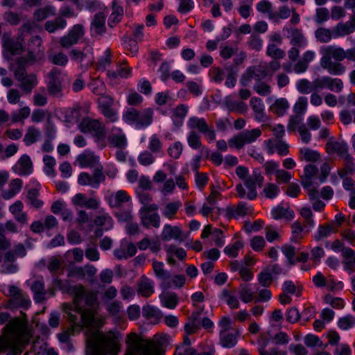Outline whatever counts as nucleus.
I'll return each instance as SVG.
<instances>
[{"mask_svg": "<svg viewBox=\"0 0 355 355\" xmlns=\"http://www.w3.org/2000/svg\"><path fill=\"white\" fill-rule=\"evenodd\" d=\"M78 127L82 132L92 134L95 141L101 144V147L105 146L103 143L106 135L105 127L98 119H92L88 117L84 118Z\"/></svg>", "mask_w": 355, "mask_h": 355, "instance_id": "8", "label": "nucleus"}, {"mask_svg": "<svg viewBox=\"0 0 355 355\" xmlns=\"http://www.w3.org/2000/svg\"><path fill=\"white\" fill-rule=\"evenodd\" d=\"M137 293L144 297H149L154 293V284L152 280L143 275L137 283Z\"/></svg>", "mask_w": 355, "mask_h": 355, "instance_id": "31", "label": "nucleus"}, {"mask_svg": "<svg viewBox=\"0 0 355 355\" xmlns=\"http://www.w3.org/2000/svg\"><path fill=\"white\" fill-rule=\"evenodd\" d=\"M322 57H329L331 60L341 62L345 58V51L340 47L328 46L322 49Z\"/></svg>", "mask_w": 355, "mask_h": 355, "instance_id": "33", "label": "nucleus"}, {"mask_svg": "<svg viewBox=\"0 0 355 355\" xmlns=\"http://www.w3.org/2000/svg\"><path fill=\"white\" fill-rule=\"evenodd\" d=\"M130 200V196L124 190L112 192L106 197V200L112 208H121Z\"/></svg>", "mask_w": 355, "mask_h": 355, "instance_id": "23", "label": "nucleus"}, {"mask_svg": "<svg viewBox=\"0 0 355 355\" xmlns=\"http://www.w3.org/2000/svg\"><path fill=\"white\" fill-rule=\"evenodd\" d=\"M126 343L131 355H163V352L157 344L150 340L142 343L135 333L128 336Z\"/></svg>", "mask_w": 355, "mask_h": 355, "instance_id": "6", "label": "nucleus"}, {"mask_svg": "<svg viewBox=\"0 0 355 355\" xmlns=\"http://www.w3.org/2000/svg\"><path fill=\"white\" fill-rule=\"evenodd\" d=\"M81 167H95L92 174L82 172L78 177V183L81 186H89L93 189H98L100 184L105 182V175L103 167L100 164L98 156L89 154L81 155L78 157Z\"/></svg>", "mask_w": 355, "mask_h": 355, "instance_id": "3", "label": "nucleus"}, {"mask_svg": "<svg viewBox=\"0 0 355 355\" xmlns=\"http://www.w3.org/2000/svg\"><path fill=\"white\" fill-rule=\"evenodd\" d=\"M296 88L300 94H308L315 92L313 81L302 78L296 83Z\"/></svg>", "mask_w": 355, "mask_h": 355, "instance_id": "56", "label": "nucleus"}, {"mask_svg": "<svg viewBox=\"0 0 355 355\" xmlns=\"http://www.w3.org/2000/svg\"><path fill=\"white\" fill-rule=\"evenodd\" d=\"M154 110L146 107L137 110L135 107H128L122 114L123 121L135 126L136 129H144L150 126L153 122Z\"/></svg>", "mask_w": 355, "mask_h": 355, "instance_id": "5", "label": "nucleus"}, {"mask_svg": "<svg viewBox=\"0 0 355 355\" xmlns=\"http://www.w3.org/2000/svg\"><path fill=\"white\" fill-rule=\"evenodd\" d=\"M2 46L3 47L5 55L8 58L20 54L23 50L22 44L18 40H15L6 33L2 37Z\"/></svg>", "mask_w": 355, "mask_h": 355, "instance_id": "19", "label": "nucleus"}, {"mask_svg": "<svg viewBox=\"0 0 355 355\" xmlns=\"http://www.w3.org/2000/svg\"><path fill=\"white\" fill-rule=\"evenodd\" d=\"M33 103L35 106L44 107L48 103V97L46 89L41 87L34 92Z\"/></svg>", "mask_w": 355, "mask_h": 355, "instance_id": "52", "label": "nucleus"}, {"mask_svg": "<svg viewBox=\"0 0 355 355\" xmlns=\"http://www.w3.org/2000/svg\"><path fill=\"white\" fill-rule=\"evenodd\" d=\"M60 75L61 70L57 67H53L48 75L49 80L46 85V90L49 94L53 97L58 98L62 95Z\"/></svg>", "mask_w": 355, "mask_h": 355, "instance_id": "16", "label": "nucleus"}, {"mask_svg": "<svg viewBox=\"0 0 355 355\" xmlns=\"http://www.w3.org/2000/svg\"><path fill=\"white\" fill-rule=\"evenodd\" d=\"M161 303L163 306L174 309L178 304V297L175 293H166L160 295Z\"/></svg>", "mask_w": 355, "mask_h": 355, "instance_id": "47", "label": "nucleus"}, {"mask_svg": "<svg viewBox=\"0 0 355 355\" xmlns=\"http://www.w3.org/2000/svg\"><path fill=\"white\" fill-rule=\"evenodd\" d=\"M300 153L301 159L306 162H315L320 158V155L317 151L309 148H301Z\"/></svg>", "mask_w": 355, "mask_h": 355, "instance_id": "59", "label": "nucleus"}, {"mask_svg": "<svg viewBox=\"0 0 355 355\" xmlns=\"http://www.w3.org/2000/svg\"><path fill=\"white\" fill-rule=\"evenodd\" d=\"M225 105L230 112L243 114L246 112L248 110V107L245 103L234 101L230 96H227L225 98Z\"/></svg>", "mask_w": 355, "mask_h": 355, "instance_id": "42", "label": "nucleus"}, {"mask_svg": "<svg viewBox=\"0 0 355 355\" xmlns=\"http://www.w3.org/2000/svg\"><path fill=\"white\" fill-rule=\"evenodd\" d=\"M220 343L223 347L232 348L237 343L239 332L236 330L220 333Z\"/></svg>", "mask_w": 355, "mask_h": 355, "instance_id": "34", "label": "nucleus"}, {"mask_svg": "<svg viewBox=\"0 0 355 355\" xmlns=\"http://www.w3.org/2000/svg\"><path fill=\"white\" fill-rule=\"evenodd\" d=\"M1 338L10 343L6 355H21L23 348L29 342L30 334L26 322L15 318L3 328V336Z\"/></svg>", "mask_w": 355, "mask_h": 355, "instance_id": "2", "label": "nucleus"}, {"mask_svg": "<svg viewBox=\"0 0 355 355\" xmlns=\"http://www.w3.org/2000/svg\"><path fill=\"white\" fill-rule=\"evenodd\" d=\"M272 218L275 220L281 218L291 219L293 218V211L283 207L278 206L272 210Z\"/></svg>", "mask_w": 355, "mask_h": 355, "instance_id": "57", "label": "nucleus"}, {"mask_svg": "<svg viewBox=\"0 0 355 355\" xmlns=\"http://www.w3.org/2000/svg\"><path fill=\"white\" fill-rule=\"evenodd\" d=\"M108 141L112 146L119 149H124L127 146L126 137L121 128H112Z\"/></svg>", "mask_w": 355, "mask_h": 355, "instance_id": "28", "label": "nucleus"}, {"mask_svg": "<svg viewBox=\"0 0 355 355\" xmlns=\"http://www.w3.org/2000/svg\"><path fill=\"white\" fill-rule=\"evenodd\" d=\"M69 292L73 295V304L65 303L62 305L63 311L72 327H80L89 324L93 320L92 311L85 306H93L97 300L94 293L87 291L81 284L71 286Z\"/></svg>", "mask_w": 355, "mask_h": 355, "instance_id": "1", "label": "nucleus"}, {"mask_svg": "<svg viewBox=\"0 0 355 355\" xmlns=\"http://www.w3.org/2000/svg\"><path fill=\"white\" fill-rule=\"evenodd\" d=\"M142 315L152 324H157L163 318L161 310L153 305L146 304L142 308Z\"/></svg>", "mask_w": 355, "mask_h": 355, "instance_id": "29", "label": "nucleus"}, {"mask_svg": "<svg viewBox=\"0 0 355 355\" xmlns=\"http://www.w3.org/2000/svg\"><path fill=\"white\" fill-rule=\"evenodd\" d=\"M31 114V108L28 106H25L17 111L11 113L10 121L12 123L17 122H23L24 119H27Z\"/></svg>", "mask_w": 355, "mask_h": 355, "instance_id": "54", "label": "nucleus"}, {"mask_svg": "<svg viewBox=\"0 0 355 355\" xmlns=\"http://www.w3.org/2000/svg\"><path fill=\"white\" fill-rule=\"evenodd\" d=\"M315 35L319 42L327 43L334 37V30L331 31L326 28H320L316 30Z\"/></svg>", "mask_w": 355, "mask_h": 355, "instance_id": "60", "label": "nucleus"}, {"mask_svg": "<svg viewBox=\"0 0 355 355\" xmlns=\"http://www.w3.org/2000/svg\"><path fill=\"white\" fill-rule=\"evenodd\" d=\"M266 53L268 56L275 60H280L284 58L285 56V52L273 43L268 45Z\"/></svg>", "mask_w": 355, "mask_h": 355, "instance_id": "63", "label": "nucleus"}, {"mask_svg": "<svg viewBox=\"0 0 355 355\" xmlns=\"http://www.w3.org/2000/svg\"><path fill=\"white\" fill-rule=\"evenodd\" d=\"M31 290L34 293V300L37 302H41L45 299L46 292L44 289V282L42 277L33 282Z\"/></svg>", "mask_w": 355, "mask_h": 355, "instance_id": "37", "label": "nucleus"}, {"mask_svg": "<svg viewBox=\"0 0 355 355\" xmlns=\"http://www.w3.org/2000/svg\"><path fill=\"white\" fill-rule=\"evenodd\" d=\"M123 15V9L116 1L112 3V12L108 20V25L113 28L118 24Z\"/></svg>", "mask_w": 355, "mask_h": 355, "instance_id": "45", "label": "nucleus"}, {"mask_svg": "<svg viewBox=\"0 0 355 355\" xmlns=\"http://www.w3.org/2000/svg\"><path fill=\"white\" fill-rule=\"evenodd\" d=\"M83 6L91 12H94L96 10L105 11V10H106V8L99 0H84Z\"/></svg>", "mask_w": 355, "mask_h": 355, "instance_id": "62", "label": "nucleus"}, {"mask_svg": "<svg viewBox=\"0 0 355 355\" xmlns=\"http://www.w3.org/2000/svg\"><path fill=\"white\" fill-rule=\"evenodd\" d=\"M67 26V21L62 17H57L54 20L47 21L44 25L45 30L49 33H54Z\"/></svg>", "mask_w": 355, "mask_h": 355, "instance_id": "50", "label": "nucleus"}, {"mask_svg": "<svg viewBox=\"0 0 355 355\" xmlns=\"http://www.w3.org/2000/svg\"><path fill=\"white\" fill-rule=\"evenodd\" d=\"M261 135L259 128L245 130L228 141L230 147L236 149L242 148L245 144L254 142Z\"/></svg>", "mask_w": 355, "mask_h": 355, "instance_id": "12", "label": "nucleus"}, {"mask_svg": "<svg viewBox=\"0 0 355 355\" xmlns=\"http://www.w3.org/2000/svg\"><path fill=\"white\" fill-rule=\"evenodd\" d=\"M267 148L268 153L270 155L275 153V150H276L278 154L282 156H285L289 153L288 144L282 139H269L267 141Z\"/></svg>", "mask_w": 355, "mask_h": 355, "instance_id": "32", "label": "nucleus"}, {"mask_svg": "<svg viewBox=\"0 0 355 355\" xmlns=\"http://www.w3.org/2000/svg\"><path fill=\"white\" fill-rule=\"evenodd\" d=\"M289 107L288 101L284 98H280L275 100L274 103L270 107V110L278 116L284 115Z\"/></svg>", "mask_w": 355, "mask_h": 355, "instance_id": "48", "label": "nucleus"}, {"mask_svg": "<svg viewBox=\"0 0 355 355\" xmlns=\"http://www.w3.org/2000/svg\"><path fill=\"white\" fill-rule=\"evenodd\" d=\"M56 14V9L53 6H46L39 8L34 12V19L37 21H41L50 16H54Z\"/></svg>", "mask_w": 355, "mask_h": 355, "instance_id": "49", "label": "nucleus"}, {"mask_svg": "<svg viewBox=\"0 0 355 355\" xmlns=\"http://www.w3.org/2000/svg\"><path fill=\"white\" fill-rule=\"evenodd\" d=\"M250 106L254 113V118L259 121H263L265 119L264 105L262 100L258 97H252L250 99Z\"/></svg>", "mask_w": 355, "mask_h": 355, "instance_id": "38", "label": "nucleus"}, {"mask_svg": "<svg viewBox=\"0 0 355 355\" xmlns=\"http://www.w3.org/2000/svg\"><path fill=\"white\" fill-rule=\"evenodd\" d=\"M263 182V177L259 169L255 168L253 170L251 175L244 182L245 186L248 189L247 198L249 200H254L257 196V192L256 187H261Z\"/></svg>", "mask_w": 355, "mask_h": 355, "instance_id": "17", "label": "nucleus"}, {"mask_svg": "<svg viewBox=\"0 0 355 355\" xmlns=\"http://www.w3.org/2000/svg\"><path fill=\"white\" fill-rule=\"evenodd\" d=\"M107 13L99 11L94 15L90 26V33L92 37H101L106 32L105 19Z\"/></svg>", "mask_w": 355, "mask_h": 355, "instance_id": "18", "label": "nucleus"}, {"mask_svg": "<svg viewBox=\"0 0 355 355\" xmlns=\"http://www.w3.org/2000/svg\"><path fill=\"white\" fill-rule=\"evenodd\" d=\"M257 10L259 12L268 14L269 19H272L275 17V12L272 10V5L268 0H262L257 4Z\"/></svg>", "mask_w": 355, "mask_h": 355, "instance_id": "61", "label": "nucleus"}, {"mask_svg": "<svg viewBox=\"0 0 355 355\" xmlns=\"http://www.w3.org/2000/svg\"><path fill=\"white\" fill-rule=\"evenodd\" d=\"M69 55L73 62L84 69H88L94 62L93 48L91 46H86L83 50L73 49L69 51Z\"/></svg>", "mask_w": 355, "mask_h": 355, "instance_id": "13", "label": "nucleus"}, {"mask_svg": "<svg viewBox=\"0 0 355 355\" xmlns=\"http://www.w3.org/2000/svg\"><path fill=\"white\" fill-rule=\"evenodd\" d=\"M159 207L157 204H152L148 207H141L139 211V216L141 224L146 228L153 227L159 228L160 227L161 218L159 215L155 211Z\"/></svg>", "mask_w": 355, "mask_h": 355, "instance_id": "11", "label": "nucleus"}, {"mask_svg": "<svg viewBox=\"0 0 355 355\" xmlns=\"http://www.w3.org/2000/svg\"><path fill=\"white\" fill-rule=\"evenodd\" d=\"M87 345L96 355H117L120 349L119 341L114 334H94L87 339Z\"/></svg>", "mask_w": 355, "mask_h": 355, "instance_id": "4", "label": "nucleus"}, {"mask_svg": "<svg viewBox=\"0 0 355 355\" xmlns=\"http://www.w3.org/2000/svg\"><path fill=\"white\" fill-rule=\"evenodd\" d=\"M238 294L241 301L244 303L254 302V293L252 291L249 284H241L238 288Z\"/></svg>", "mask_w": 355, "mask_h": 355, "instance_id": "46", "label": "nucleus"}, {"mask_svg": "<svg viewBox=\"0 0 355 355\" xmlns=\"http://www.w3.org/2000/svg\"><path fill=\"white\" fill-rule=\"evenodd\" d=\"M161 238L164 241L174 239L182 242L184 240L181 229L178 226H172L171 225H165L164 226Z\"/></svg>", "mask_w": 355, "mask_h": 355, "instance_id": "26", "label": "nucleus"}, {"mask_svg": "<svg viewBox=\"0 0 355 355\" xmlns=\"http://www.w3.org/2000/svg\"><path fill=\"white\" fill-rule=\"evenodd\" d=\"M153 269L155 276L162 281V286L164 288L171 286V274L169 271L164 269V265L162 262L156 260L153 261Z\"/></svg>", "mask_w": 355, "mask_h": 355, "instance_id": "22", "label": "nucleus"}, {"mask_svg": "<svg viewBox=\"0 0 355 355\" xmlns=\"http://www.w3.org/2000/svg\"><path fill=\"white\" fill-rule=\"evenodd\" d=\"M326 150L329 154L337 153L341 157L348 152V147L345 143L329 141L326 144Z\"/></svg>", "mask_w": 355, "mask_h": 355, "instance_id": "40", "label": "nucleus"}, {"mask_svg": "<svg viewBox=\"0 0 355 355\" xmlns=\"http://www.w3.org/2000/svg\"><path fill=\"white\" fill-rule=\"evenodd\" d=\"M320 65L332 75H341L346 71V67L340 62H334L329 57H322L320 60Z\"/></svg>", "mask_w": 355, "mask_h": 355, "instance_id": "25", "label": "nucleus"}, {"mask_svg": "<svg viewBox=\"0 0 355 355\" xmlns=\"http://www.w3.org/2000/svg\"><path fill=\"white\" fill-rule=\"evenodd\" d=\"M30 65L24 62L23 60H16L12 64L14 71L15 78L20 83L21 89L26 93L29 94L37 85V78L34 73H26V67Z\"/></svg>", "mask_w": 355, "mask_h": 355, "instance_id": "7", "label": "nucleus"}, {"mask_svg": "<svg viewBox=\"0 0 355 355\" xmlns=\"http://www.w3.org/2000/svg\"><path fill=\"white\" fill-rule=\"evenodd\" d=\"M22 187L21 180L17 178L12 180L9 184L8 191H3L2 196L4 199H10L19 192Z\"/></svg>", "mask_w": 355, "mask_h": 355, "instance_id": "51", "label": "nucleus"}, {"mask_svg": "<svg viewBox=\"0 0 355 355\" xmlns=\"http://www.w3.org/2000/svg\"><path fill=\"white\" fill-rule=\"evenodd\" d=\"M220 299L225 302L227 305L232 309H236L239 307L240 303L235 295L234 291L223 289L220 295Z\"/></svg>", "mask_w": 355, "mask_h": 355, "instance_id": "36", "label": "nucleus"}, {"mask_svg": "<svg viewBox=\"0 0 355 355\" xmlns=\"http://www.w3.org/2000/svg\"><path fill=\"white\" fill-rule=\"evenodd\" d=\"M283 31L287 32V37L290 38V43L292 46L301 48L306 45V40L300 29L285 26Z\"/></svg>", "mask_w": 355, "mask_h": 355, "instance_id": "24", "label": "nucleus"}, {"mask_svg": "<svg viewBox=\"0 0 355 355\" xmlns=\"http://www.w3.org/2000/svg\"><path fill=\"white\" fill-rule=\"evenodd\" d=\"M13 171L19 175H28L33 171V164L29 156L24 155L12 167Z\"/></svg>", "mask_w": 355, "mask_h": 355, "instance_id": "27", "label": "nucleus"}, {"mask_svg": "<svg viewBox=\"0 0 355 355\" xmlns=\"http://www.w3.org/2000/svg\"><path fill=\"white\" fill-rule=\"evenodd\" d=\"M251 208L247 206L243 202H239L236 206H232L227 208V214L233 218L244 216L251 212Z\"/></svg>", "mask_w": 355, "mask_h": 355, "instance_id": "41", "label": "nucleus"}, {"mask_svg": "<svg viewBox=\"0 0 355 355\" xmlns=\"http://www.w3.org/2000/svg\"><path fill=\"white\" fill-rule=\"evenodd\" d=\"M188 106L181 104L178 105L173 112L172 119L176 126L182 125L184 119L188 113Z\"/></svg>", "mask_w": 355, "mask_h": 355, "instance_id": "44", "label": "nucleus"}, {"mask_svg": "<svg viewBox=\"0 0 355 355\" xmlns=\"http://www.w3.org/2000/svg\"><path fill=\"white\" fill-rule=\"evenodd\" d=\"M187 126L191 131L198 130L203 134L205 137L209 141H213L216 139L215 130L209 126L207 122L204 118L198 116H191L187 121Z\"/></svg>", "mask_w": 355, "mask_h": 355, "instance_id": "14", "label": "nucleus"}, {"mask_svg": "<svg viewBox=\"0 0 355 355\" xmlns=\"http://www.w3.org/2000/svg\"><path fill=\"white\" fill-rule=\"evenodd\" d=\"M343 160L344 168L338 170V174L341 178H344L347 174L355 172V164L353 157L347 152L341 157Z\"/></svg>", "mask_w": 355, "mask_h": 355, "instance_id": "35", "label": "nucleus"}, {"mask_svg": "<svg viewBox=\"0 0 355 355\" xmlns=\"http://www.w3.org/2000/svg\"><path fill=\"white\" fill-rule=\"evenodd\" d=\"M181 207L182 203L179 200L166 203L162 209V214L165 218L171 220L175 218L178 211Z\"/></svg>", "mask_w": 355, "mask_h": 355, "instance_id": "43", "label": "nucleus"}, {"mask_svg": "<svg viewBox=\"0 0 355 355\" xmlns=\"http://www.w3.org/2000/svg\"><path fill=\"white\" fill-rule=\"evenodd\" d=\"M9 299L7 307L10 309H27L31 305L28 296L21 289L16 286H10L8 288Z\"/></svg>", "mask_w": 355, "mask_h": 355, "instance_id": "10", "label": "nucleus"}, {"mask_svg": "<svg viewBox=\"0 0 355 355\" xmlns=\"http://www.w3.org/2000/svg\"><path fill=\"white\" fill-rule=\"evenodd\" d=\"M41 136V132L35 126H30L27 129L24 138V142L26 146L35 143Z\"/></svg>", "mask_w": 355, "mask_h": 355, "instance_id": "55", "label": "nucleus"}, {"mask_svg": "<svg viewBox=\"0 0 355 355\" xmlns=\"http://www.w3.org/2000/svg\"><path fill=\"white\" fill-rule=\"evenodd\" d=\"M27 55L19 57L17 60H23L29 64L40 63L43 61L44 55L42 48V40L39 36H32L27 44Z\"/></svg>", "mask_w": 355, "mask_h": 355, "instance_id": "9", "label": "nucleus"}, {"mask_svg": "<svg viewBox=\"0 0 355 355\" xmlns=\"http://www.w3.org/2000/svg\"><path fill=\"white\" fill-rule=\"evenodd\" d=\"M83 35V26L79 24L75 25L67 35L60 38V46L63 48L69 49L76 44Z\"/></svg>", "mask_w": 355, "mask_h": 355, "instance_id": "20", "label": "nucleus"}, {"mask_svg": "<svg viewBox=\"0 0 355 355\" xmlns=\"http://www.w3.org/2000/svg\"><path fill=\"white\" fill-rule=\"evenodd\" d=\"M132 69L125 63L119 64L116 70H109L107 76L111 82L116 81L119 78H127L131 75Z\"/></svg>", "mask_w": 355, "mask_h": 355, "instance_id": "30", "label": "nucleus"}, {"mask_svg": "<svg viewBox=\"0 0 355 355\" xmlns=\"http://www.w3.org/2000/svg\"><path fill=\"white\" fill-rule=\"evenodd\" d=\"M253 89L261 96H267L272 92L271 86L261 80H257L253 86Z\"/></svg>", "mask_w": 355, "mask_h": 355, "instance_id": "58", "label": "nucleus"}, {"mask_svg": "<svg viewBox=\"0 0 355 355\" xmlns=\"http://www.w3.org/2000/svg\"><path fill=\"white\" fill-rule=\"evenodd\" d=\"M71 202L74 206L87 208L89 209H97L100 206V201L94 197L87 198L85 194L76 193L71 199Z\"/></svg>", "mask_w": 355, "mask_h": 355, "instance_id": "21", "label": "nucleus"}, {"mask_svg": "<svg viewBox=\"0 0 355 355\" xmlns=\"http://www.w3.org/2000/svg\"><path fill=\"white\" fill-rule=\"evenodd\" d=\"M355 325V317L352 315H345L338 320V326L342 330H347Z\"/></svg>", "mask_w": 355, "mask_h": 355, "instance_id": "64", "label": "nucleus"}, {"mask_svg": "<svg viewBox=\"0 0 355 355\" xmlns=\"http://www.w3.org/2000/svg\"><path fill=\"white\" fill-rule=\"evenodd\" d=\"M270 76V72L265 63L258 66L249 67L243 74L240 83L243 86H248L252 79L262 80L266 76Z\"/></svg>", "mask_w": 355, "mask_h": 355, "instance_id": "15", "label": "nucleus"}, {"mask_svg": "<svg viewBox=\"0 0 355 355\" xmlns=\"http://www.w3.org/2000/svg\"><path fill=\"white\" fill-rule=\"evenodd\" d=\"M354 27L350 23H340L337 24L334 28V37L336 38L341 36H345L353 33Z\"/></svg>", "mask_w": 355, "mask_h": 355, "instance_id": "53", "label": "nucleus"}, {"mask_svg": "<svg viewBox=\"0 0 355 355\" xmlns=\"http://www.w3.org/2000/svg\"><path fill=\"white\" fill-rule=\"evenodd\" d=\"M188 145L193 149L198 150L201 148V152L205 151L207 155L209 154V149L202 146L200 136L196 131H190L187 135Z\"/></svg>", "mask_w": 355, "mask_h": 355, "instance_id": "39", "label": "nucleus"}]
</instances>
